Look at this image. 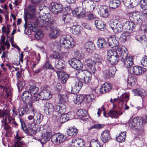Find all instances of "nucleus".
I'll return each instance as SVG.
<instances>
[{"instance_id": "nucleus-4", "label": "nucleus", "mask_w": 147, "mask_h": 147, "mask_svg": "<svg viewBox=\"0 0 147 147\" xmlns=\"http://www.w3.org/2000/svg\"><path fill=\"white\" fill-rule=\"evenodd\" d=\"M109 25L112 30L115 33L121 32L123 29V26L121 22L115 19L111 20L110 21Z\"/></svg>"}, {"instance_id": "nucleus-9", "label": "nucleus", "mask_w": 147, "mask_h": 147, "mask_svg": "<svg viewBox=\"0 0 147 147\" xmlns=\"http://www.w3.org/2000/svg\"><path fill=\"white\" fill-rule=\"evenodd\" d=\"M69 63L71 66L76 69H80L83 67L81 62L79 60L75 58L71 59L69 61Z\"/></svg>"}, {"instance_id": "nucleus-6", "label": "nucleus", "mask_w": 147, "mask_h": 147, "mask_svg": "<svg viewBox=\"0 0 147 147\" xmlns=\"http://www.w3.org/2000/svg\"><path fill=\"white\" fill-rule=\"evenodd\" d=\"M54 107L55 111L53 113V117L55 118L58 117V115H61V114L65 112L66 107L64 104L61 103L58 105H55Z\"/></svg>"}, {"instance_id": "nucleus-58", "label": "nucleus", "mask_w": 147, "mask_h": 147, "mask_svg": "<svg viewBox=\"0 0 147 147\" xmlns=\"http://www.w3.org/2000/svg\"><path fill=\"white\" fill-rule=\"evenodd\" d=\"M58 98L59 100L61 102H66L68 101V97L66 94H58Z\"/></svg>"}, {"instance_id": "nucleus-48", "label": "nucleus", "mask_w": 147, "mask_h": 147, "mask_svg": "<svg viewBox=\"0 0 147 147\" xmlns=\"http://www.w3.org/2000/svg\"><path fill=\"white\" fill-rule=\"evenodd\" d=\"M25 112L27 114L31 113H34L35 112V111L33 107L32 106L31 104H28L27 105L26 107H25Z\"/></svg>"}, {"instance_id": "nucleus-57", "label": "nucleus", "mask_w": 147, "mask_h": 147, "mask_svg": "<svg viewBox=\"0 0 147 147\" xmlns=\"http://www.w3.org/2000/svg\"><path fill=\"white\" fill-rule=\"evenodd\" d=\"M43 35L44 34L42 31L40 30H38L35 34V37L36 40H38L41 39Z\"/></svg>"}, {"instance_id": "nucleus-43", "label": "nucleus", "mask_w": 147, "mask_h": 147, "mask_svg": "<svg viewBox=\"0 0 147 147\" xmlns=\"http://www.w3.org/2000/svg\"><path fill=\"white\" fill-rule=\"evenodd\" d=\"M137 79L134 76H131L128 78L127 84L130 86H133L137 82Z\"/></svg>"}, {"instance_id": "nucleus-53", "label": "nucleus", "mask_w": 147, "mask_h": 147, "mask_svg": "<svg viewBox=\"0 0 147 147\" xmlns=\"http://www.w3.org/2000/svg\"><path fill=\"white\" fill-rule=\"evenodd\" d=\"M17 139V141L15 142L13 147H27L26 144L23 141H20V140H18L20 138Z\"/></svg>"}, {"instance_id": "nucleus-2", "label": "nucleus", "mask_w": 147, "mask_h": 147, "mask_svg": "<svg viewBox=\"0 0 147 147\" xmlns=\"http://www.w3.org/2000/svg\"><path fill=\"white\" fill-rule=\"evenodd\" d=\"M59 42L61 47L65 49H70L73 47L74 45L73 38L68 35L61 36Z\"/></svg>"}, {"instance_id": "nucleus-33", "label": "nucleus", "mask_w": 147, "mask_h": 147, "mask_svg": "<svg viewBox=\"0 0 147 147\" xmlns=\"http://www.w3.org/2000/svg\"><path fill=\"white\" fill-rule=\"evenodd\" d=\"M71 142L74 144V145H78L80 147H83L84 145V140L82 138H72Z\"/></svg>"}, {"instance_id": "nucleus-45", "label": "nucleus", "mask_w": 147, "mask_h": 147, "mask_svg": "<svg viewBox=\"0 0 147 147\" xmlns=\"http://www.w3.org/2000/svg\"><path fill=\"white\" fill-rule=\"evenodd\" d=\"M86 72H88L86 71H83L82 70L80 71H77L76 74L77 77L81 80H82L85 78V77H86Z\"/></svg>"}, {"instance_id": "nucleus-10", "label": "nucleus", "mask_w": 147, "mask_h": 147, "mask_svg": "<svg viewBox=\"0 0 147 147\" xmlns=\"http://www.w3.org/2000/svg\"><path fill=\"white\" fill-rule=\"evenodd\" d=\"M54 106L52 103L49 102H46L44 104V109L46 114L48 115L53 114L55 111Z\"/></svg>"}, {"instance_id": "nucleus-19", "label": "nucleus", "mask_w": 147, "mask_h": 147, "mask_svg": "<svg viewBox=\"0 0 147 147\" xmlns=\"http://www.w3.org/2000/svg\"><path fill=\"white\" fill-rule=\"evenodd\" d=\"M123 28L131 32L134 29L136 25L132 22L127 21L123 24Z\"/></svg>"}, {"instance_id": "nucleus-3", "label": "nucleus", "mask_w": 147, "mask_h": 147, "mask_svg": "<svg viewBox=\"0 0 147 147\" xmlns=\"http://www.w3.org/2000/svg\"><path fill=\"white\" fill-rule=\"evenodd\" d=\"M107 58L108 61L112 65L117 64L120 59L116 51L111 50L107 51Z\"/></svg>"}, {"instance_id": "nucleus-1", "label": "nucleus", "mask_w": 147, "mask_h": 147, "mask_svg": "<svg viewBox=\"0 0 147 147\" xmlns=\"http://www.w3.org/2000/svg\"><path fill=\"white\" fill-rule=\"evenodd\" d=\"M39 14L40 15L41 20L38 23V26L40 27L45 26L47 30L52 29L53 28L54 22V20L51 19V14L48 13L45 14V15L43 13L42 15L41 12H39Z\"/></svg>"}, {"instance_id": "nucleus-29", "label": "nucleus", "mask_w": 147, "mask_h": 147, "mask_svg": "<svg viewBox=\"0 0 147 147\" xmlns=\"http://www.w3.org/2000/svg\"><path fill=\"white\" fill-rule=\"evenodd\" d=\"M84 99V97L83 95H77L75 94L74 96L73 100L76 104H79L82 102Z\"/></svg>"}, {"instance_id": "nucleus-42", "label": "nucleus", "mask_w": 147, "mask_h": 147, "mask_svg": "<svg viewBox=\"0 0 147 147\" xmlns=\"http://www.w3.org/2000/svg\"><path fill=\"white\" fill-rule=\"evenodd\" d=\"M78 133V129L74 127L69 128L67 131V134L69 136H72L76 135Z\"/></svg>"}, {"instance_id": "nucleus-55", "label": "nucleus", "mask_w": 147, "mask_h": 147, "mask_svg": "<svg viewBox=\"0 0 147 147\" xmlns=\"http://www.w3.org/2000/svg\"><path fill=\"white\" fill-rule=\"evenodd\" d=\"M86 77H85L82 81H83L85 84H88L90 81L91 79V74L89 72H86Z\"/></svg>"}, {"instance_id": "nucleus-52", "label": "nucleus", "mask_w": 147, "mask_h": 147, "mask_svg": "<svg viewBox=\"0 0 147 147\" xmlns=\"http://www.w3.org/2000/svg\"><path fill=\"white\" fill-rule=\"evenodd\" d=\"M103 60L102 56L99 55H96L93 57V61L96 64L101 63Z\"/></svg>"}, {"instance_id": "nucleus-28", "label": "nucleus", "mask_w": 147, "mask_h": 147, "mask_svg": "<svg viewBox=\"0 0 147 147\" xmlns=\"http://www.w3.org/2000/svg\"><path fill=\"white\" fill-rule=\"evenodd\" d=\"M26 88L32 96L36 94L38 90V87L35 86L29 85L27 86Z\"/></svg>"}, {"instance_id": "nucleus-41", "label": "nucleus", "mask_w": 147, "mask_h": 147, "mask_svg": "<svg viewBox=\"0 0 147 147\" xmlns=\"http://www.w3.org/2000/svg\"><path fill=\"white\" fill-rule=\"evenodd\" d=\"M140 12L138 11L132 12L128 13L126 15L127 18H128L131 21L134 20L135 16L137 15L138 16V15H139Z\"/></svg>"}, {"instance_id": "nucleus-56", "label": "nucleus", "mask_w": 147, "mask_h": 147, "mask_svg": "<svg viewBox=\"0 0 147 147\" xmlns=\"http://www.w3.org/2000/svg\"><path fill=\"white\" fill-rule=\"evenodd\" d=\"M90 144L92 147H102L100 145L99 141L96 139L92 140L90 141Z\"/></svg>"}, {"instance_id": "nucleus-47", "label": "nucleus", "mask_w": 147, "mask_h": 147, "mask_svg": "<svg viewBox=\"0 0 147 147\" xmlns=\"http://www.w3.org/2000/svg\"><path fill=\"white\" fill-rule=\"evenodd\" d=\"M39 15L40 16V17L36 20V24H35L32 22H31L29 23L28 25V27L30 29H34L36 28L37 26L40 27L38 26V23L41 20V19L40 18V15L39 14Z\"/></svg>"}, {"instance_id": "nucleus-13", "label": "nucleus", "mask_w": 147, "mask_h": 147, "mask_svg": "<svg viewBox=\"0 0 147 147\" xmlns=\"http://www.w3.org/2000/svg\"><path fill=\"white\" fill-rule=\"evenodd\" d=\"M20 121L21 123L22 129L24 132L28 135L31 136H33L36 134V132L32 129L30 128L28 130L27 129L26 126L23 120L20 119Z\"/></svg>"}, {"instance_id": "nucleus-35", "label": "nucleus", "mask_w": 147, "mask_h": 147, "mask_svg": "<svg viewBox=\"0 0 147 147\" xmlns=\"http://www.w3.org/2000/svg\"><path fill=\"white\" fill-rule=\"evenodd\" d=\"M81 28L79 25H73L71 28L70 31L74 34L78 35L80 33Z\"/></svg>"}, {"instance_id": "nucleus-20", "label": "nucleus", "mask_w": 147, "mask_h": 147, "mask_svg": "<svg viewBox=\"0 0 147 147\" xmlns=\"http://www.w3.org/2000/svg\"><path fill=\"white\" fill-rule=\"evenodd\" d=\"M82 86V82L78 80L76 82L74 86L72 87L71 93L74 94L77 93L81 89Z\"/></svg>"}, {"instance_id": "nucleus-15", "label": "nucleus", "mask_w": 147, "mask_h": 147, "mask_svg": "<svg viewBox=\"0 0 147 147\" xmlns=\"http://www.w3.org/2000/svg\"><path fill=\"white\" fill-rule=\"evenodd\" d=\"M130 70L134 74L138 75L144 73L146 70L142 67L136 66L131 67Z\"/></svg>"}, {"instance_id": "nucleus-50", "label": "nucleus", "mask_w": 147, "mask_h": 147, "mask_svg": "<svg viewBox=\"0 0 147 147\" xmlns=\"http://www.w3.org/2000/svg\"><path fill=\"white\" fill-rule=\"evenodd\" d=\"M136 38L137 40L141 43L145 41H147V38L145 35L141 36L139 34H137Z\"/></svg>"}, {"instance_id": "nucleus-37", "label": "nucleus", "mask_w": 147, "mask_h": 147, "mask_svg": "<svg viewBox=\"0 0 147 147\" xmlns=\"http://www.w3.org/2000/svg\"><path fill=\"white\" fill-rule=\"evenodd\" d=\"M133 93L136 95H139L141 97L146 95L144 90L142 89H134L132 90Z\"/></svg>"}, {"instance_id": "nucleus-44", "label": "nucleus", "mask_w": 147, "mask_h": 147, "mask_svg": "<svg viewBox=\"0 0 147 147\" xmlns=\"http://www.w3.org/2000/svg\"><path fill=\"white\" fill-rule=\"evenodd\" d=\"M99 13L101 16L105 18L108 17L109 15V12L107 9H102Z\"/></svg>"}, {"instance_id": "nucleus-7", "label": "nucleus", "mask_w": 147, "mask_h": 147, "mask_svg": "<svg viewBox=\"0 0 147 147\" xmlns=\"http://www.w3.org/2000/svg\"><path fill=\"white\" fill-rule=\"evenodd\" d=\"M51 11L54 14H57L61 13L63 10L62 5L56 3H52L49 6Z\"/></svg>"}, {"instance_id": "nucleus-22", "label": "nucleus", "mask_w": 147, "mask_h": 147, "mask_svg": "<svg viewBox=\"0 0 147 147\" xmlns=\"http://www.w3.org/2000/svg\"><path fill=\"white\" fill-rule=\"evenodd\" d=\"M35 10V7L32 5L30 6L27 9V15L32 19L36 17Z\"/></svg>"}, {"instance_id": "nucleus-40", "label": "nucleus", "mask_w": 147, "mask_h": 147, "mask_svg": "<svg viewBox=\"0 0 147 147\" xmlns=\"http://www.w3.org/2000/svg\"><path fill=\"white\" fill-rule=\"evenodd\" d=\"M94 45L92 42H88L86 43L84 47L86 51L90 53L91 52L94 47Z\"/></svg>"}, {"instance_id": "nucleus-61", "label": "nucleus", "mask_w": 147, "mask_h": 147, "mask_svg": "<svg viewBox=\"0 0 147 147\" xmlns=\"http://www.w3.org/2000/svg\"><path fill=\"white\" fill-rule=\"evenodd\" d=\"M86 68L87 69L89 70L88 72H89L90 74L91 73L94 74L95 73L96 71L95 65H94V64L89 67H87Z\"/></svg>"}, {"instance_id": "nucleus-31", "label": "nucleus", "mask_w": 147, "mask_h": 147, "mask_svg": "<svg viewBox=\"0 0 147 147\" xmlns=\"http://www.w3.org/2000/svg\"><path fill=\"white\" fill-rule=\"evenodd\" d=\"M120 4L121 2L119 0H110L109 5L111 8L115 9L117 8Z\"/></svg>"}, {"instance_id": "nucleus-12", "label": "nucleus", "mask_w": 147, "mask_h": 147, "mask_svg": "<svg viewBox=\"0 0 147 147\" xmlns=\"http://www.w3.org/2000/svg\"><path fill=\"white\" fill-rule=\"evenodd\" d=\"M141 119H139L138 117L134 118L129 121V127L132 129H136L142 123Z\"/></svg>"}, {"instance_id": "nucleus-59", "label": "nucleus", "mask_w": 147, "mask_h": 147, "mask_svg": "<svg viewBox=\"0 0 147 147\" xmlns=\"http://www.w3.org/2000/svg\"><path fill=\"white\" fill-rule=\"evenodd\" d=\"M140 5L141 8L144 10H147V0H141Z\"/></svg>"}, {"instance_id": "nucleus-32", "label": "nucleus", "mask_w": 147, "mask_h": 147, "mask_svg": "<svg viewBox=\"0 0 147 147\" xmlns=\"http://www.w3.org/2000/svg\"><path fill=\"white\" fill-rule=\"evenodd\" d=\"M97 45L100 49L104 48L107 44V42L104 38L100 37L98 38L97 41Z\"/></svg>"}, {"instance_id": "nucleus-46", "label": "nucleus", "mask_w": 147, "mask_h": 147, "mask_svg": "<svg viewBox=\"0 0 147 147\" xmlns=\"http://www.w3.org/2000/svg\"><path fill=\"white\" fill-rule=\"evenodd\" d=\"M129 95L127 93L123 94L121 96L120 98L119 99V100L121 102H120V104L122 105L123 102H127L129 100Z\"/></svg>"}, {"instance_id": "nucleus-5", "label": "nucleus", "mask_w": 147, "mask_h": 147, "mask_svg": "<svg viewBox=\"0 0 147 147\" xmlns=\"http://www.w3.org/2000/svg\"><path fill=\"white\" fill-rule=\"evenodd\" d=\"M49 128L45 125H41L39 127L40 132L41 133V137L42 138H51L52 133Z\"/></svg>"}, {"instance_id": "nucleus-21", "label": "nucleus", "mask_w": 147, "mask_h": 147, "mask_svg": "<svg viewBox=\"0 0 147 147\" xmlns=\"http://www.w3.org/2000/svg\"><path fill=\"white\" fill-rule=\"evenodd\" d=\"M60 33V30L57 28H55L50 31L49 36L51 38L55 39L59 35Z\"/></svg>"}, {"instance_id": "nucleus-36", "label": "nucleus", "mask_w": 147, "mask_h": 147, "mask_svg": "<svg viewBox=\"0 0 147 147\" xmlns=\"http://www.w3.org/2000/svg\"><path fill=\"white\" fill-rule=\"evenodd\" d=\"M34 115V122L36 123H40L42 120V117L41 115L39 113L34 112L33 114Z\"/></svg>"}, {"instance_id": "nucleus-54", "label": "nucleus", "mask_w": 147, "mask_h": 147, "mask_svg": "<svg viewBox=\"0 0 147 147\" xmlns=\"http://www.w3.org/2000/svg\"><path fill=\"white\" fill-rule=\"evenodd\" d=\"M77 115L80 117H84L86 116L87 114V112L86 110L84 109H80L78 111Z\"/></svg>"}, {"instance_id": "nucleus-18", "label": "nucleus", "mask_w": 147, "mask_h": 147, "mask_svg": "<svg viewBox=\"0 0 147 147\" xmlns=\"http://www.w3.org/2000/svg\"><path fill=\"white\" fill-rule=\"evenodd\" d=\"M138 0H123V2L128 8H132L138 4Z\"/></svg>"}, {"instance_id": "nucleus-63", "label": "nucleus", "mask_w": 147, "mask_h": 147, "mask_svg": "<svg viewBox=\"0 0 147 147\" xmlns=\"http://www.w3.org/2000/svg\"><path fill=\"white\" fill-rule=\"evenodd\" d=\"M25 110L22 108H19L17 111V112L16 113V114L18 115L20 117H22L24 115V113H25Z\"/></svg>"}, {"instance_id": "nucleus-49", "label": "nucleus", "mask_w": 147, "mask_h": 147, "mask_svg": "<svg viewBox=\"0 0 147 147\" xmlns=\"http://www.w3.org/2000/svg\"><path fill=\"white\" fill-rule=\"evenodd\" d=\"M94 23L97 28L100 30H102L104 29L105 26L102 22L96 20L95 21Z\"/></svg>"}, {"instance_id": "nucleus-27", "label": "nucleus", "mask_w": 147, "mask_h": 147, "mask_svg": "<svg viewBox=\"0 0 147 147\" xmlns=\"http://www.w3.org/2000/svg\"><path fill=\"white\" fill-rule=\"evenodd\" d=\"M10 115L9 110L0 109V118H3V120L5 121V123L7 122V119Z\"/></svg>"}, {"instance_id": "nucleus-64", "label": "nucleus", "mask_w": 147, "mask_h": 147, "mask_svg": "<svg viewBox=\"0 0 147 147\" xmlns=\"http://www.w3.org/2000/svg\"><path fill=\"white\" fill-rule=\"evenodd\" d=\"M94 97L92 95H87L85 96L84 99L87 103H89L91 102L93 100Z\"/></svg>"}, {"instance_id": "nucleus-25", "label": "nucleus", "mask_w": 147, "mask_h": 147, "mask_svg": "<svg viewBox=\"0 0 147 147\" xmlns=\"http://www.w3.org/2000/svg\"><path fill=\"white\" fill-rule=\"evenodd\" d=\"M57 74L59 78L61 80V83L65 84L68 78V75L62 71H58Z\"/></svg>"}, {"instance_id": "nucleus-30", "label": "nucleus", "mask_w": 147, "mask_h": 147, "mask_svg": "<svg viewBox=\"0 0 147 147\" xmlns=\"http://www.w3.org/2000/svg\"><path fill=\"white\" fill-rule=\"evenodd\" d=\"M68 114L63 113L61 114V115L59 116L58 115V117H56L55 118L56 119V120L57 121H59L61 123H63L68 120Z\"/></svg>"}, {"instance_id": "nucleus-60", "label": "nucleus", "mask_w": 147, "mask_h": 147, "mask_svg": "<svg viewBox=\"0 0 147 147\" xmlns=\"http://www.w3.org/2000/svg\"><path fill=\"white\" fill-rule=\"evenodd\" d=\"M25 85V83L24 80L18 82L17 84L18 89L19 91H21Z\"/></svg>"}, {"instance_id": "nucleus-51", "label": "nucleus", "mask_w": 147, "mask_h": 147, "mask_svg": "<svg viewBox=\"0 0 147 147\" xmlns=\"http://www.w3.org/2000/svg\"><path fill=\"white\" fill-rule=\"evenodd\" d=\"M67 138H51V141L55 145H58L67 140Z\"/></svg>"}, {"instance_id": "nucleus-39", "label": "nucleus", "mask_w": 147, "mask_h": 147, "mask_svg": "<svg viewBox=\"0 0 147 147\" xmlns=\"http://www.w3.org/2000/svg\"><path fill=\"white\" fill-rule=\"evenodd\" d=\"M0 88L5 92L6 97H8L9 96H10L11 94V90L8 87L5 86V85L3 84H0Z\"/></svg>"}, {"instance_id": "nucleus-14", "label": "nucleus", "mask_w": 147, "mask_h": 147, "mask_svg": "<svg viewBox=\"0 0 147 147\" xmlns=\"http://www.w3.org/2000/svg\"><path fill=\"white\" fill-rule=\"evenodd\" d=\"M108 42L109 47L116 49L118 46L119 42L115 36L110 37L108 39Z\"/></svg>"}, {"instance_id": "nucleus-62", "label": "nucleus", "mask_w": 147, "mask_h": 147, "mask_svg": "<svg viewBox=\"0 0 147 147\" xmlns=\"http://www.w3.org/2000/svg\"><path fill=\"white\" fill-rule=\"evenodd\" d=\"M86 68L87 69L89 70L88 72H89L90 74L91 73L94 74L95 73L96 71L95 65H94V64L89 67H87Z\"/></svg>"}, {"instance_id": "nucleus-17", "label": "nucleus", "mask_w": 147, "mask_h": 147, "mask_svg": "<svg viewBox=\"0 0 147 147\" xmlns=\"http://www.w3.org/2000/svg\"><path fill=\"white\" fill-rule=\"evenodd\" d=\"M121 60L123 63L124 66L127 68L130 67L133 63L132 57L127 56L125 58L121 59Z\"/></svg>"}, {"instance_id": "nucleus-11", "label": "nucleus", "mask_w": 147, "mask_h": 147, "mask_svg": "<svg viewBox=\"0 0 147 147\" xmlns=\"http://www.w3.org/2000/svg\"><path fill=\"white\" fill-rule=\"evenodd\" d=\"M93 0H84L82 2V5L89 11H92L95 8V4Z\"/></svg>"}, {"instance_id": "nucleus-26", "label": "nucleus", "mask_w": 147, "mask_h": 147, "mask_svg": "<svg viewBox=\"0 0 147 147\" xmlns=\"http://www.w3.org/2000/svg\"><path fill=\"white\" fill-rule=\"evenodd\" d=\"M65 62L62 59L56 60L55 61V67L58 70H61L65 66Z\"/></svg>"}, {"instance_id": "nucleus-38", "label": "nucleus", "mask_w": 147, "mask_h": 147, "mask_svg": "<svg viewBox=\"0 0 147 147\" xmlns=\"http://www.w3.org/2000/svg\"><path fill=\"white\" fill-rule=\"evenodd\" d=\"M119 112H117L116 111L111 110L108 113V115L112 118H117L119 116L122 114Z\"/></svg>"}, {"instance_id": "nucleus-23", "label": "nucleus", "mask_w": 147, "mask_h": 147, "mask_svg": "<svg viewBox=\"0 0 147 147\" xmlns=\"http://www.w3.org/2000/svg\"><path fill=\"white\" fill-rule=\"evenodd\" d=\"M111 89V84L106 83L102 85L101 88L100 89V92L101 93H105L110 91Z\"/></svg>"}, {"instance_id": "nucleus-8", "label": "nucleus", "mask_w": 147, "mask_h": 147, "mask_svg": "<svg viewBox=\"0 0 147 147\" xmlns=\"http://www.w3.org/2000/svg\"><path fill=\"white\" fill-rule=\"evenodd\" d=\"M115 67L114 66H111L109 67L107 69L104 71L103 73V77L106 79H109L114 76Z\"/></svg>"}, {"instance_id": "nucleus-24", "label": "nucleus", "mask_w": 147, "mask_h": 147, "mask_svg": "<svg viewBox=\"0 0 147 147\" xmlns=\"http://www.w3.org/2000/svg\"><path fill=\"white\" fill-rule=\"evenodd\" d=\"M117 52L119 56V58L121 60V59L125 58L127 56V53L123 48H121L119 47L116 48Z\"/></svg>"}, {"instance_id": "nucleus-16", "label": "nucleus", "mask_w": 147, "mask_h": 147, "mask_svg": "<svg viewBox=\"0 0 147 147\" xmlns=\"http://www.w3.org/2000/svg\"><path fill=\"white\" fill-rule=\"evenodd\" d=\"M52 97L49 91L44 90L38 94V98L42 100H48Z\"/></svg>"}, {"instance_id": "nucleus-34", "label": "nucleus", "mask_w": 147, "mask_h": 147, "mask_svg": "<svg viewBox=\"0 0 147 147\" xmlns=\"http://www.w3.org/2000/svg\"><path fill=\"white\" fill-rule=\"evenodd\" d=\"M130 36V34L129 32H123L121 35L120 40L121 41L124 42L129 38Z\"/></svg>"}]
</instances>
